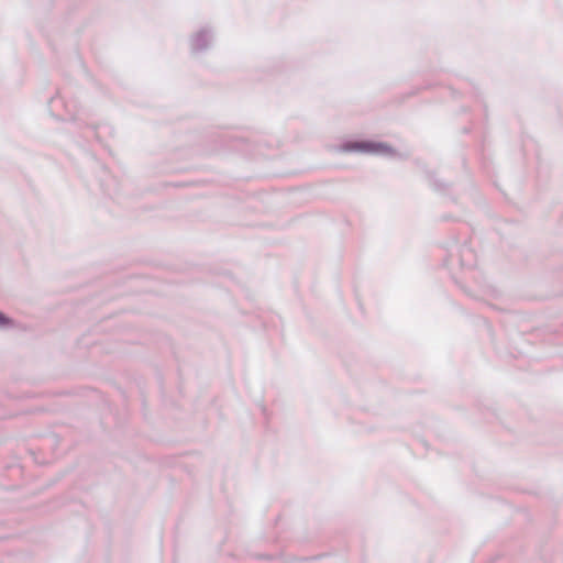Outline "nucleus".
Here are the masks:
<instances>
[{"label":"nucleus","mask_w":563,"mask_h":563,"mask_svg":"<svg viewBox=\"0 0 563 563\" xmlns=\"http://www.w3.org/2000/svg\"><path fill=\"white\" fill-rule=\"evenodd\" d=\"M341 150L343 152H362L372 154H388L391 152L388 145L369 141L349 142L342 145Z\"/></svg>","instance_id":"nucleus-1"},{"label":"nucleus","mask_w":563,"mask_h":563,"mask_svg":"<svg viewBox=\"0 0 563 563\" xmlns=\"http://www.w3.org/2000/svg\"><path fill=\"white\" fill-rule=\"evenodd\" d=\"M8 319L0 312V324L8 323Z\"/></svg>","instance_id":"nucleus-2"}]
</instances>
